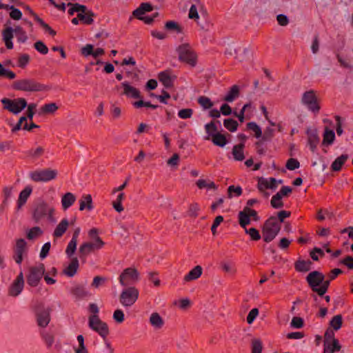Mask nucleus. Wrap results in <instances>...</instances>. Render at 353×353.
I'll use <instances>...</instances> for the list:
<instances>
[{
  "mask_svg": "<svg viewBox=\"0 0 353 353\" xmlns=\"http://www.w3.org/2000/svg\"><path fill=\"white\" fill-rule=\"evenodd\" d=\"M342 273L343 271L339 268L333 269L327 274L325 279V276L322 272L314 270L310 272L305 279L313 292L319 296H323L328 290L330 282Z\"/></svg>",
  "mask_w": 353,
  "mask_h": 353,
  "instance_id": "f257e3e1",
  "label": "nucleus"
},
{
  "mask_svg": "<svg viewBox=\"0 0 353 353\" xmlns=\"http://www.w3.org/2000/svg\"><path fill=\"white\" fill-rule=\"evenodd\" d=\"M12 87L16 90L36 92L49 90L48 85L36 81L34 79H22L13 82Z\"/></svg>",
  "mask_w": 353,
  "mask_h": 353,
  "instance_id": "f03ea898",
  "label": "nucleus"
},
{
  "mask_svg": "<svg viewBox=\"0 0 353 353\" xmlns=\"http://www.w3.org/2000/svg\"><path fill=\"white\" fill-rule=\"evenodd\" d=\"M281 230V224L278 222L274 216L268 218L263 225L262 236L265 243H270L273 241Z\"/></svg>",
  "mask_w": 353,
  "mask_h": 353,
  "instance_id": "7ed1b4c3",
  "label": "nucleus"
},
{
  "mask_svg": "<svg viewBox=\"0 0 353 353\" xmlns=\"http://www.w3.org/2000/svg\"><path fill=\"white\" fill-rule=\"evenodd\" d=\"M54 212V207L50 206L47 203L42 201L36 205L32 212V219L36 223H39L43 218L48 216L50 221H53Z\"/></svg>",
  "mask_w": 353,
  "mask_h": 353,
  "instance_id": "20e7f679",
  "label": "nucleus"
},
{
  "mask_svg": "<svg viewBox=\"0 0 353 353\" xmlns=\"http://www.w3.org/2000/svg\"><path fill=\"white\" fill-rule=\"evenodd\" d=\"M176 51L179 54V59L194 67L196 64V55L189 43L180 45Z\"/></svg>",
  "mask_w": 353,
  "mask_h": 353,
  "instance_id": "39448f33",
  "label": "nucleus"
},
{
  "mask_svg": "<svg viewBox=\"0 0 353 353\" xmlns=\"http://www.w3.org/2000/svg\"><path fill=\"white\" fill-rule=\"evenodd\" d=\"M140 274L139 271L134 267L124 269L119 276L120 284L123 287H131L139 281Z\"/></svg>",
  "mask_w": 353,
  "mask_h": 353,
  "instance_id": "423d86ee",
  "label": "nucleus"
},
{
  "mask_svg": "<svg viewBox=\"0 0 353 353\" xmlns=\"http://www.w3.org/2000/svg\"><path fill=\"white\" fill-rule=\"evenodd\" d=\"M1 101L3 105V108L14 114H19L28 105L27 101L24 98H17L14 99L3 98Z\"/></svg>",
  "mask_w": 353,
  "mask_h": 353,
  "instance_id": "0eeeda50",
  "label": "nucleus"
},
{
  "mask_svg": "<svg viewBox=\"0 0 353 353\" xmlns=\"http://www.w3.org/2000/svg\"><path fill=\"white\" fill-rule=\"evenodd\" d=\"M88 325L90 329L97 332L103 339L110 334L108 324L102 321L98 315H92L89 317Z\"/></svg>",
  "mask_w": 353,
  "mask_h": 353,
  "instance_id": "6e6552de",
  "label": "nucleus"
},
{
  "mask_svg": "<svg viewBox=\"0 0 353 353\" xmlns=\"http://www.w3.org/2000/svg\"><path fill=\"white\" fill-rule=\"evenodd\" d=\"M139 295V292L137 288L134 286L128 287L121 292L119 296V301L125 307H131L138 299Z\"/></svg>",
  "mask_w": 353,
  "mask_h": 353,
  "instance_id": "1a4fd4ad",
  "label": "nucleus"
},
{
  "mask_svg": "<svg viewBox=\"0 0 353 353\" xmlns=\"http://www.w3.org/2000/svg\"><path fill=\"white\" fill-rule=\"evenodd\" d=\"M50 307H45L43 303H37L34 306V312L38 325L46 327L50 321Z\"/></svg>",
  "mask_w": 353,
  "mask_h": 353,
  "instance_id": "9d476101",
  "label": "nucleus"
},
{
  "mask_svg": "<svg viewBox=\"0 0 353 353\" xmlns=\"http://www.w3.org/2000/svg\"><path fill=\"white\" fill-rule=\"evenodd\" d=\"M45 271L46 269L43 263H39L37 266L30 267L28 274L26 276L27 283L31 287L37 286L44 275Z\"/></svg>",
  "mask_w": 353,
  "mask_h": 353,
  "instance_id": "9b49d317",
  "label": "nucleus"
},
{
  "mask_svg": "<svg viewBox=\"0 0 353 353\" xmlns=\"http://www.w3.org/2000/svg\"><path fill=\"white\" fill-rule=\"evenodd\" d=\"M57 176V171L50 168L35 170L30 173V179L34 182H47L54 179Z\"/></svg>",
  "mask_w": 353,
  "mask_h": 353,
  "instance_id": "f8f14e48",
  "label": "nucleus"
},
{
  "mask_svg": "<svg viewBox=\"0 0 353 353\" xmlns=\"http://www.w3.org/2000/svg\"><path fill=\"white\" fill-rule=\"evenodd\" d=\"M301 102L307 106L309 110L315 114L319 113L321 109L315 91L313 90L306 91L303 93Z\"/></svg>",
  "mask_w": 353,
  "mask_h": 353,
  "instance_id": "ddd939ff",
  "label": "nucleus"
},
{
  "mask_svg": "<svg viewBox=\"0 0 353 353\" xmlns=\"http://www.w3.org/2000/svg\"><path fill=\"white\" fill-rule=\"evenodd\" d=\"M251 218L254 221H258L260 217L255 210L248 208H244L243 210L238 214L239 223L241 227L245 228L251 222Z\"/></svg>",
  "mask_w": 353,
  "mask_h": 353,
  "instance_id": "4468645a",
  "label": "nucleus"
},
{
  "mask_svg": "<svg viewBox=\"0 0 353 353\" xmlns=\"http://www.w3.org/2000/svg\"><path fill=\"white\" fill-rule=\"evenodd\" d=\"M277 188V181L275 178L270 177L269 179L263 177L258 178L257 188L259 192H264L265 196L268 194L265 192V189L275 190Z\"/></svg>",
  "mask_w": 353,
  "mask_h": 353,
  "instance_id": "2eb2a0df",
  "label": "nucleus"
},
{
  "mask_svg": "<svg viewBox=\"0 0 353 353\" xmlns=\"http://www.w3.org/2000/svg\"><path fill=\"white\" fill-rule=\"evenodd\" d=\"M24 286L23 274L21 272L13 281L9 289V294L12 296H18Z\"/></svg>",
  "mask_w": 353,
  "mask_h": 353,
  "instance_id": "dca6fc26",
  "label": "nucleus"
},
{
  "mask_svg": "<svg viewBox=\"0 0 353 353\" xmlns=\"http://www.w3.org/2000/svg\"><path fill=\"white\" fill-rule=\"evenodd\" d=\"M306 134L307 135V144L309 145L311 151L314 152L320 141L318 132L316 129L309 128L307 130Z\"/></svg>",
  "mask_w": 353,
  "mask_h": 353,
  "instance_id": "f3484780",
  "label": "nucleus"
},
{
  "mask_svg": "<svg viewBox=\"0 0 353 353\" xmlns=\"http://www.w3.org/2000/svg\"><path fill=\"white\" fill-rule=\"evenodd\" d=\"M121 86L123 88V94L125 95L127 97L133 99L142 98L140 91L137 88L130 85L128 82H123Z\"/></svg>",
  "mask_w": 353,
  "mask_h": 353,
  "instance_id": "a211bd4d",
  "label": "nucleus"
},
{
  "mask_svg": "<svg viewBox=\"0 0 353 353\" xmlns=\"http://www.w3.org/2000/svg\"><path fill=\"white\" fill-rule=\"evenodd\" d=\"M70 292L76 299H83L90 295L86 288L80 284H77L72 286L70 288Z\"/></svg>",
  "mask_w": 353,
  "mask_h": 353,
  "instance_id": "6ab92c4d",
  "label": "nucleus"
},
{
  "mask_svg": "<svg viewBox=\"0 0 353 353\" xmlns=\"http://www.w3.org/2000/svg\"><path fill=\"white\" fill-rule=\"evenodd\" d=\"M79 260L77 257H73L71 259V261L68 267H66L63 270V273L69 277L74 276L79 268Z\"/></svg>",
  "mask_w": 353,
  "mask_h": 353,
  "instance_id": "aec40b11",
  "label": "nucleus"
},
{
  "mask_svg": "<svg viewBox=\"0 0 353 353\" xmlns=\"http://www.w3.org/2000/svg\"><path fill=\"white\" fill-rule=\"evenodd\" d=\"M32 192V188L30 185H27L19 194V199L17 201V209L19 210L23 206L28 197Z\"/></svg>",
  "mask_w": 353,
  "mask_h": 353,
  "instance_id": "412c9836",
  "label": "nucleus"
},
{
  "mask_svg": "<svg viewBox=\"0 0 353 353\" xmlns=\"http://www.w3.org/2000/svg\"><path fill=\"white\" fill-rule=\"evenodd\" d=\"M14 32V28L8 27L2 31L3 40L5 42V45L8 49H12L13 43L12 39L13 38V33Z\"/></svg>",
  "mask_w": 353,
  "mask_h": 353,
  "instance_id": "4be33fe9",
  "label": "nucleus"
},
{
  "mask_svg": "<svg viewBox=\"0 0 353 353\" xmlns=\"http://www.w3.org/2000/svg\"><path fill=\"white\" fill-rule=\"evenodd\" d=\"M150 323L156 330L161 329L164 325V320L158 312H153L150 316Z\"/></svg>",
  "mask_w": 353,
  "mask_h": 353,
  "instance_id": "5701e85b",
  "label": "nucleus"
},
{
  "mask_svg": "<svg viewBox=\"0 0 353 353\" xmlns=\"http://www.w3.org/2000/svg\"><path fill=\"white\" fill-rule=\"evenodd\" d=\"M202 272V267L200 265H196L184 276L183 280L185 282H190L191 281L196 280L201 276Z\"/></svg>",
  "mask_w": 353,
  "mask_h": 353,
  "instance_id": "b1692460",
  "label": "nucleus"
},
{
  "mask_svg": "<svg viewBox=\"0 0 353 353\" xmlns=\"http://www.w3.org/2000/svg\"><path fill=\"white\" fill-rule=\"evenodd\" d=\"M93 208L92 198L90 194H85L81 196L79 200V210L82 211L85 209L91 210Z\"/></svg>",
  "mask_w": 353,
  "mask_h": 353,
  "instance_id": "393cba45",
  "label": "nucleus"
},
{
  "mask_svg": "<svg viewBox=\"0 0 353 353\" xmlns=\"http://www.w3.org/2000/svg\"><path fill=\"white\" fill-rule=\"evenodd\" d=\"M216 123L220 124V121H212L210 123L205 125V130L207 133V137H205V140H210V138L216 132H218V128Z\"/></svg>",
  "mask_w": 353,
  "mask_h": 353,
  "instance_id": "a878e982",
  "label": "nucleus"
},
{
  "mask_svg": "<svg viewBox=\"0 0 353 353\" xmlns=\"http://www.w3.org/2000/svg\"><path fill=\"white\" fill-rule=\"evenodd\" d=\"M240 94L239 87L237 85H232L230 90L228 92L226 95L223 97V100L226 102H232L237 97H239Z\"/></svg>",
  "mask_w": 353,
  "mask_h": 353,
  "instance_id": "bb28decb",
  "label": "nucleus"
},
{
  "mask_svg": "<svg viewBox=\"0 0 353 353\" xmlns=\"http://www.w3.org/2000/svg\"><path fill=\"white\" fill-rule=\"evenodd\" d=\"M312 262L310 260H297L294 263V269L299 272H306L310 270Z\"/></svg>",
  "mask_w": 353,
  "mask_h": 353,
  "instance_id": "cd10ccee",
  "label": "nucleus"
},
{
  "mask_svg": "<svg viewBox=\"0 0 353 353\" xmlns=\"http://www.w3.org/2000/svg\"><path fill=\"white\" fill-rule=\"evenodd\" d=\"M214 145L219 147H224L228 143L226 135L218 132L210 138Z\"/></svg>",
  "mask_w": 353,
  "mask_h": 353,
  "instance_id": "c85d7f7f",
  "label": "nucleus"
},
{
  "mask_svg": "<svg viewBox=\"0 0 353 353\" xmlns=\"http://www.w3.org/2000/svg\"><path fill=\"white\" fill-rule=\"evenodd\" d=\"M68 221L66 219H63L56 227L53 236L56 238H59L63 235L68 228Z\"/></svg>",
  "mask_w": 353,
  "mask_h": 353,
  "instance_id": "c756f323",
  "label": "nucleus"
},
{
  "mask_svg": "<svg viewBox=\"0 0 353 353\" xmlns=\"http://www.w3.org/2000/svg\"><path fill=\"white\" fill-rule=\"evenodd\" d=\"M245 148V144L243 143H240L238 145H235L232 148V155L234 159L236 161H241L245 159L243 149Z\"/></svg>",
  "mask_w": 353,
  "mask_h": 353,
  "instance_id": "7c9ffc66",
  "label": "nucleus"
},
{
  "mask_svg": "<svg viewBox=\"0 0 353 353\" xmlns=\"http://www.w3.org/2000/svg\"><path fill=\"white\" fill-rule=\"evenodd\" d=\"M159 80L166 88H170L173 86V79L167 71L161 72L159 74Z\"/></svg>",
  "mask_w": 353,
  "mask_h": 353,
  "instance_id": "2f4dec72",
  "label": "nucleus"
},
{
  "mask_svg": "<svg viewBox=\"0 0 353 353\" xmlns=\"http://www.w3.org/2000/svg\"><path fill=\"white\" fill-rule=\"evenodd\" d=\"M76 197L71 192L65 193L61 199V203L63 210H67L75 202Z\"/></svg>",
  "mask_w": 353,
  "mask_h": 353,
  "instance_id": "473e14b6",
  "label": "nucleus"
},
{
  "mask_svg": "<svg viewBox=\"0 0 353 353\" xmlns=\"http://www.w3.org/2000/svg\"><path fill=\"white\" fill-rule=\"evenodd\" d=\"M59 109V106L56 103H49L44 104L40 108V114H54L57 110Z\"/></svg>",
  "mask_w": 353,
  "mask_h": 353,
  "instance_id": "72a5a7b5",
  "label": "nucleus"
},
{
  "mask_svg": "<svg viewBox=\"0 0 353 353\" xmlns=\"http://www.w3.org/2000/svg\"><path fill=\"white\" fill-rule=\"evenodd\" d=\"M341 346L340 345L338 339H334L332 343L326 344L324 343V353H334L340 351Z\"/></svg>",
  "mask_w": 353,
  "mask_h": 353,
  "instance_id": "f704fd0d",
  "label": "nucleus"
},
{
  "mask_svg": "<svg viewBox=\"0 0 353 353\" xmlns=\"http://www.w3.org/2000/svg\"><path fill=\"white\" fill-rule=\"evenodd\" d=\"M348 159L347 154H341L340 157H337L334 162L332 163L331 168L333 171H339L341 170L343 165Z\"/></svg>",
  "mask_w": 353,
  "mask_h": 353,
  "instance_id": "c9c22d12",
  "label": "nucleus"
},
{
  "mask_svg": "<svg viewBox=\"0 0 353 353\" xmlns=\"http://www.w3.org/2000/svg\"><path fill=\"white\" fill-rule=\"evenodd\" d=\"M87 242L82 243L79 248V256L83 262H85L87 256L92 253Z\"/></svg>",
  "mask_w": 353,
  "mask_h": 353,
  "instance_id": "e433bc0d",
  "label": "nucleus"
},
{
  "mask_svg": "<svg viewBox=\"0 0 353 353\" xmlns=\"http://www.w3.org/2000/svg\"><path fill=\"white\" fill-rule=\"evenodd\" d=\"M94 17L95 14L92 10L88 11V12L85 14L78 13V18L79 20L86 25L92 24Z\"/></svg>",
  "mask_w": 353,
  "mask_h": 353,
  "instance_id": "4c0bfd02",
  "label": "nucleus"
},
{
  "mask_svg": "<svg viewBox=\"0 0 353 353\" xmlns=\"http://www.w3.org/2000/svg\"><path fill=\"white\" fill-rule=\"evenodd\" d=\"M165 29L170 32H174L176 33H182V27L174 21H168L165 23Z\"/></svg>",
  "mask_w": 353,
  "mask_h": 353,
  "instance_id": "58836bf2",
  "label": "nucleus"
},
{
  "mask_svg": "<svg viewBox=\"0 0 353 353\" xmlns=\"http://www.w3.org/2000/svg\"><path fill=\"white\" fill-rule=\"evenodd\" d=\"M44 152H45V149L41 146H39L37 148H34V149L32 148V149L29 150L27 152V155L32 159L35 160V159L40 158L41 156H43L44 154Z\"/></svg>",
  "mask_w": 353,
  "mask_h": 353,
  "instance_id": "ea45409f",
  "label": "nucleus"
},
{
  "mask_svg": "<svg viewBox=\"0 0 353 353\" xmlns=\"http://www.w3.org/2000/svg\"><path fill=\"white\" fill-rule=\"evenodd\" d=\"M334 139L335 134L334 131L326 128L323 134V144L330 145L334 142Z\"/></svg>",
  "mask_w": 353,
  "mask_h": 353,
  "instance_id": "a19ab883",
  "label": "nucleus"
},
{
  "mask_svg": "<svg viewBox=\"0 0 353 353\" xmlns=\"http://www.w3.org/2000/svg\"><path fill=\"white\" fill-rule=\"evenodd\" d=\"M224 127L230 132H235L239 126L238 122L233 119H225L223 121Z\"/></svg>",
  "mask_w": 353,
  "mask_h": 353,
  "instance_id": "79ce46f5",
  "label": "nucleus"
},
{
  "mask_svg": "<svg viewBox=\"0 0 353 353\" xmlns=\"http://www.w3.org/2000/svg\"><path fill=\"white\" fill-rule=\"evenodd\" d=\"M197 102L204 110L210 109L214 105L210 99L205 96L199 97L197 99Z\"/></svg>",
  "mask_w": 353,
  "mask_h": 353,
  "instance_id": "37998d69",
  "label": "nucleus"
},
{
  "mask_svg": "<svg viewBox=\"0 0 353 353\" xmlns=\"http://www.w3.org/2000/svg\"><path fill=\"white\" fill-rule=\"evenodd\" d=\"M343 324V317L341 314L334 316L330 321V325L336 331L339 330Z\"/></svg>",
  "mask_w": 353,
  "mask_h": 353,
  "instance_id": "c03bdc74",
  "label": "nucleus"
},
{
  "mask_svg": "<svg viewBox=\"0 0 353 353\" xmlns=\"http://www.w3.org/2000/svg\"><path fill=\"white\" fill-rule=\"evenodd\" d=\"M87 243L92 252H94L95 250H99L101 249L105 245L104 241L100 236H97L96 241L94 242Z\"/></svg>",
  "mask_w": 353,
  "mask_h": 353,
  "instance_id": "a18cd8bd",
  "label": "nucleus"
},
{
  "mask_svg": "<svg viewBox=\"0 0 353 353\" xmlns=\"http://www.w3.org/2000/svg\"><path fill=\"white\" fill-rule=\"evenodd\" d=\"M196 185L199 189L207 188L208 189L216 190L217 186L213 181H207L205 179H199L196 181Z\"/></svg>",
  "mask_w": 353,
  "mask_h": 353,
  "instance_id": "49530a36",
  "label": "nucleus"
},
{
  "mask_svg": "<svg viewBox=\"0 0 353 353\" xmlns=\"http://www.w3.org/2000/svg\"><path fill=\"white\" fill-rule=\"evenodd\" d=\"M243 190L240 186L230 185L228 188V197L231 199L234 196H239L242 194Z\"/></svg>",
  "mask_w": 353,
  "mask_h": 353,
  "instance_id": "de8ad7c7",
  "label": "nucleus"
},
{
  "mask_svg": "<svg viewBox=\"0 0 353 353\" xmlns=\"http://www.w3.org/2000/svg\"><path fill=\"white\" fill-rule=\"evenodd\" d=\"M271 206L274 209H279L283 207L284 204L282 198L277 193L274 194L270 201Z\"/></svg>",
  "mask_w": 353,
  "mask_h": 353,
  "instance_id": "09e8293b",
  "label": "nucleus"
},
{
  "mask_svg": "<svg viewBox=\"0 0 353 353\" xmlns=\"http://www.w3.org/2000/svg\"><path fill=\"white\" fill-rule=\"evenodd\" d=\"M244 229H245V234H247L250 236V239L252 241H259L261 239V236L259 230H256V228H251L247 229L245 228Z\"/></svg>",
  "mask_w": 353,
  "mask_h": 353,
  "instance_id": "8fccbe9b",
  "label": "nucleus"
},
{
  "mask_svg": "<svg viewBox=\"0 0 353 353\" xmlns=\"http://www.w3.org/2000/svg\"><path fill=\"white\" fill-rule=\"evenodd\" d=\"M252 353H261L263 350L262 342L259 339H253L251 342Z\"/></svg>",
  "mask_w": 353,
  "mask_h": 353,
  "instance_id": "3c124183",
  "label": "nucleus"
},
{
  "mask_svg": "<svg viewBox=\"0 0 353 353\" xmlns=\"http://www.w3.org/2000/svg\"><path fill=\"white\" fill-rule=\"evenodd\" d=\"M200 208L196 203H191L187 211V215L191 218H196L199 215Z\"/></svg>",
  "mask_w": 353,
  "mask_h": 353,
  "instance_id": "603ef678",
  "label": "nucleus"
},
{
  "mask_svg": "<svg viewBox=\"0 0 353 353\" xmlns=\"http://www.w3.org/2000/svg\"><path fill=\"white\" fill-rule=\"evenodd\" d=\"M14 33L17 34L19 42L24 43L27 41L28 37L26 33L21 26H16L14 28Z\"/></svg>",
  "mask_w": 353,
  "mask_h": 353,
  "instance_id": "864d4df0",
  "label": "nucleus"
},
{
  "mask_svg": "<svg viewBox=\"0 0 353 353\" xmlns=\"http://www.w3.org/2000/svg\"><path fill=\"white\" fill-rule=\"evenodd\" d=\"M139 99L140 100H139L137 101H134L132 103L133 106L135 108H142V107H146V108H152V109H157L159 107L158 105L152 104L149 101H144L141 99Z\"/></svg>",
  "mask_w": 353,
  "mask_h": 353,
  "instance_id": "5fc2aeb1",
  "label": "nucleus"
},
{
  "mask_svg": "<svg viewBox=\"0 0 353 353\" xmlns=\"http://www.w3.org/2000/svg\"><path fill=\"white\" fill-rule=\"evenodd\" d=\"M42 234L43 231L38 226H35L32 228L27 233V238L30 240H32L41 236Z\"/></svg>",
  "mask_w": 353,
  "mask_h": 353,
  "instance_id": "6e6d98bb",
  "label": "nucleus"
},
{
  "mask_svg": "<svg viewBox=\"0 0 353 353\" xmlns=\"http://www.w3.org/2000/svg\"><path fill=\"white\" fill-rule=\"evenodd\" d=\"M247 128L248 129L254 132V136L256 138H260L262 136V130L255 122L248 123Z\"/></svg>",
  "mask_w": 353,
  "mask_h": 353,
  "instance_id": "4d7b16f0",
  "label": "nucleus"
},
{
  "mask_svg": "<svg viewBox=\"0 0 353 353\" xmlns=\"http://www.w3.org/2000/svg\"><path fill=\"white\" fill-rule=\"evenodd\" d=\"M77 241H74L73 239H71L66 248V250H65V254L69 258L72 257L73 256V254H74V252L77 250Z\"/></svg>",
  "mask_w": 353,
  "mask_h": 353,
  "instance_id": "13d9d810",
  "label": "nucleus"
},
{
  "mask_svg": "<svg viewBox=\"0 0 353 353\" xmlns=\"http://www.w3.org/2000/svg\"><path fill=\"white\" fill-rule=\"evenodd\" d=\"M34 48L42 54H47L48 48L46 45L41 41H38L34 43Z\"/></svg>",
  "mask_w": 353,
  "mask_h": 353,
  "instance_id": "bf43d9fd",
  "label": "nucleus"
},
{
  "mask_svg": "<svg viewBox=\"0 0 353 353\" xmlns=\"http://www.w3.org/2000/svg\"><path fill=\"white\" fill-rule=\"evenodd\" d=\"M285 167L290 170H294L300 167V163L296 159L290 158L287 161Z\"/></svg>",
  "mask_w": 353,
  "mask_h": 353,
  "instance_id": "052dcab7",
  "label": "nucleus"
},
{
  "mask_svg": "<svg viewBox=\"0 0 353 353\" xmlns=\"http://www.w3.org/2000/svg\"><path fill=\"white\" fill-rule=\"evenodd\" d=\"M274 137V130L271 128H267L262 136L260 137L263 141H270Z\"/></svg>",
  "mask_w": 353,
  "mask_h": 353,
  "instance_id": "680f3d73",
  "label": "nucleus"
},
{
  "mask_svg": "<svg viewBox=\"0 0 353 353\" xmlns=\"http://www.w3.org/2000/svg\"><path fill=\"white\" fill-rule=\"evenodd\" d=\"M108 279L101 276H96L94 277L92 283L91 284L92 287L94 288H98L100 285H103Z\"/></svg>",
  "mask_w": 353,
  "mask_h": 353,
  "instance_id": "e2e57ef3",
  "label": "nucleus"
},
{
  "mask_svg": "<svg viewBox=\"0 0 353 353\" xmlns=\"http://www.w3.org/2000/svg\"><path fill=\"white\" fill-rule=\"evenodd\" d=\"M192 114H193V110L191 108L182 109V110H179L178 112V116L181 119H183L191 118Z\"/></svg>",
  "mask_w": 353,
  "mask_h": 353,
  "instance_id": "0e129e2a",
  "label": "nucleus"
},
{
  "mask_svg": "<svg viewBox=\"0 0 353 353\" xmlns=\"http://www.w3.org/2000/svg\"><path fill=\"white\" fill-rule=\"evenodd\" d=\"M42 337L44 339L47 346L48 347H50L54 341V335L48 332H43Z\"/></svg>",
  "mask_w": 353,
  "mask_h": 353,
  "instance_id": "69168bd1",
  "label": "nucleus"
},
{
  "mask_svg": "<svg viewBox=\"0 0 353 353\" xmlns=\"http://www.w3.org/2000/svg\"><path fill=\"white\" fill-rule=\"evenodd\" d=\"M26 107H28L26 111V117L28 118L29 120L32 121L35 114L37 104L34 103H30Z\"/></svg>",
  "mask_w": 353,
  "mask_h": 353,
  "instance_id": "338daca9",
  "label": "nucleus"
},
{
  "mask_svg": "<svg viewBox=\"0 0 353 353\" xmlns=\"http://www.w3.org/2000/svg\"><path fill=\"white\" fill-rule=\"evenodd\" d=\"M259 312L257 308H253L252 310H251L247 316V323L248 324H252L256 318V316L259 315Z\"/></svg>",
  "mask_w": 353,
  "mask_h": 353,
  "instance_id": "774afa93",
  "label": "nucleus"
}]
</instances>
